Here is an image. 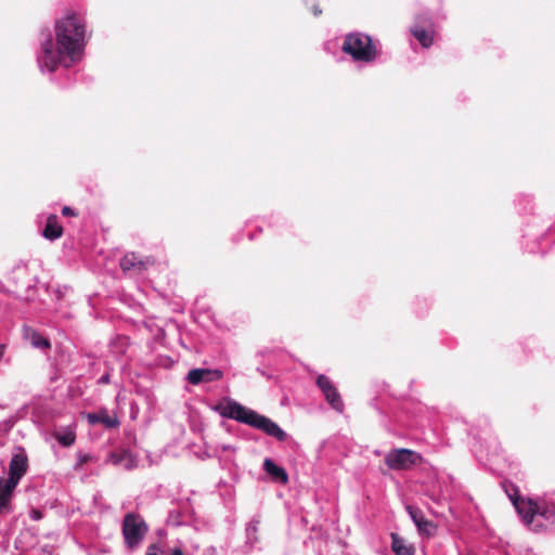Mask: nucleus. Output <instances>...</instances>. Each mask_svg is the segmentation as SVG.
I'll use <instances>...</instances> for the list:
<instances>
[{"instance_id": "nucleus-27", "label": "nucleus", "mask_w": 555, "mask_h": 555, "mask_svg": "<svg viewBox=\"0 0 555 555\" xmlns=\"http://www.w3.org/2000/svg\"><path fill=\"white\" fill-rule=\"evenodd\" d=\"M204 555H217V550L215 547H209L205 551Z\"/></svg>"}, {"instance_id": "nucleus-10", "label": "nucleus", "mask_w": 555, "mask_h": 555, "mask_svg": "<svg viewBox=\"0 0 555 555\" xmlns=\"http://www.w3.org/2000/svg\"><path fill=\"white\" fill-rule=\"evenodd\" d=\"M16 487L3 477H0V515H8L13 512V499Z\"/></svg>"}, {"instance_id": "nucleus-7", "label": "nucleus", "mask_w": 555, "mask_h": 555, "mask_svg": "<svg viewBox=\"0 0 555 555\" xmlns=\"http://www.w3.org/2000/svg\"><path fill=\"white\" fill-rule=\"evenodd\" d=\"M28 457L23 448H17L9 463V476L4 478L9 482L18 486L21 479L27 473Z\"/></svg>"}, {"instance_id": "nucleus-26", "label": "nucleus", "mask_w": 555, "mask_h": 555, "mask_svg": "<svg viewBox=\"0 0 555 555\" xmlns=\"http://www.w3.org/2000/svg\"><path fill=\"white\" fill-rule=\"evenodd\" d=\"M99 383L100 384H108L109 383V374H104L103 376H101L99 379Z\"/></svg>"}, {"instance_id": "nucleus-1", "label": "nucleus", "mask_w": 555, "mask_h": 555, "mask_svg": "<svg viewBox=\"0 0 555 555\" xmlns=\"http://www.w3.org/2000/svg\"><path fill=\"white\" fill-rule=\"evenodd\" d=\"M55 42L50 34L41 43L37 62L41 72H54L57 66L70 67L82 57L87 43L82 15L68 12L55 23Z\"/></svg>"}, {"instance_id": "nucleus-30", "label": "nucleus", "mask_w": 555, "mask_h": 555, "mask_svg": "<svg viewBox=\"0 0 555 555\" xmlns=\"http://www.w3.org/2000/svg\"><path fill=\"white\" fill-rule=\"evenodd\" d=\"M313 13L315 16H318L319 14H321V10L318 7H314Z\"/></svg>"}, {"instance_id": "nucleus-12", "label": "nucleus", "mask_w": 555, "mask_h": 555, "mask_svg": "<svg viewBox=\"0 0 555 555\" xmlns=\"http://www.w3.org/2000/svg\"><path fill=\"white\" fill-rule=\"evenodd\" d=\"M87 421L90 425L102 424L105 428H117L120 424L115 413L109 414L106 409H101L98 412L88 413Z\"/></svg>"}, {"instance_id": "nucleus-17", "label": "nucleus", "mask_w": 555, "mask_h": 555, "mask_svg": "<svg viewBox=\"0 0 555 555\" xmlns=\"http://www.w3.org/2000/svg\"><path fill=\"white\" fill-rule=\"evenodd\" d=\"M62 233L63 230L57 223V217L54 215L49 216L42 232L43 236L49 240H56L62 235Z\"/></svg>"}, {"instance_id": "nucleus-8", "label": "nucleus", "mask_w": 555, "mask_h": 555, "mask_svg": "<svg viewBox=\"0 0 555 555\" xmlns=\"http://www.w3.org/2000/svg\"><path fill=\"white\" fill-rule=\"evenodd\" d=\"M317 386L323 393L327 403L335 411L343 413L345 405L337 388L332 383V380L327 376L321 374L317 377Z\"/></svg>"}, {"instance_id": "nucleus-3", "label": "nucleus", "mask_w": 555, "mask_h": 555, "mask_svg": "<svg viewBox=\"0 0 555 555\" xmlns=\"http://www.w3.org/2000/svg\"><path fill=\"white\" fill-rule=\"evenodd\" d=\"M214 410L222 417L231 418L257 428L268 436L275 438L278 441H285L287 439V434L275 422L232 399L223 400L218 403Z\"/></svg>"}, {"instance_id": "nucleus-31", "label": "nucleus", "mask_w": 555, "mask_h": 555, "mask_svg": "<svg viewBox=\"0 0 555 555\" xmlns=\"http://www.w3.org/2000/svg\"><path fill=\"white\" fill-rule=\"evenodd\" d=\"M16 296H17L20 299H28V298H29V296H28V295H25V296H24V295H22V294H17Z\"/></svg>"}, {"instance_id": "nucleus-4", "label": "nucleus", "mask_w": 555, "mask_h": 555, "mask_svg": "<svg viewBox=\"0 0 555 555\" xmlns=\"http://www.w3.org/2000/svg\"><path fill=\"white\" fill-rule=\"evenodd\" d=\"M150 527L143 516L135 512L127 513L121 521V534L125 547L130 551H137L141 547Z\"/></svg>"}, {"instance_id": "nucleus-24", "label": "nucleus", "mask_w": 555, "mask_h": 555, "mask_svg": "<svg viewBox=\"0 0 555 555\" xmlns=\"http://www.w3.org/2000/svg\"><path fill=\"white\" fill-rule=\"evenodd\" d=\"M163 548L158 543H152L147 546L145 555H162Z\"/></svg>"}, {"instance_id": "nucleus-23", "label": "nucleus", "mask_w": 555, "mask_h": 555, "mask_svg": "<svg viewBox=\"0 0 555 555\" xmlns=\"http://www.w3.org/2000/svg\"><path fill=\"white\" fill-rule=\"evenodd\" d=\"M92 460V456L88 453H78V461L75 465V469H78L83 464L90 462Z\"/></svg>"}, {"instance_id": "nucleus-22", "label": "nucleus", "mask_w": 555, "mask_h": 555, "mask_svg": "<svg viewBox=\"0 0 555 555\" xmlns=\"http://www.w3.org/2000/svg\"><path fill=\"white\" fill-rule=\"evenodd\" d=\"M28 274H27V269L25 267H22V268H17L13 271V276L12 279L14 280L15 284H18V281L22 279V278H26Z\"/></svg>"}, {"instance_id": "nucleus-16", "label": "nucleus", "mask_w": 555, "mask_h": 555, "mask_svg": "<svg viewBox=\"0 0 555 555\" xmlns=\"http://www.w3.org/2000/svg\"><path fill=\"white\" fill-rule=\"evenodd\" d=\"M391 548L396 555H414V547L397 533H391Z\"/></svg>"}, {"instance_id": "nucleus-25", "label": "nucleus", "mask_w": 555, "mask_h": 555, "mask_svg": "<svg viewBox=\"0 0 555 555\" xmlns=\"http://www.w3.org/2000/svg\"><path fill=\"white\" fill-rule=\"evenodd\" d=\"M62 215L66 216V217H72V216H75L76 214L73 208H70L68 206H64L62 209Z\"/></svg>"}, {"instance_id": "nucleus-29", "label": "nucleus", "mask_w": 555, "mask_h": 555, "mask_svg": "<svg viewBox=\"0 0 555 555\" xmlns=\"http://www.w3.org/2000/svg\"><path fill=\"white\" fill-rule=\"evenodd\" d=\"M3 356H4V346L0 345V361L2 360Z\"/></svg>"}, {"instance_id": "nucleus-9", "label": "nucleus", "mask_w": 555, "mask_h": 555, "mask_svg": "<svg viewBox=\"0 0 555 555\" xmlns=\"http://www.w3.org/2000/svg\"><path fill=\"white\" fill-rule=\"evenodd\" d=\"M223 372L219 369H192L189 371L185 379L191 385H199L202 383H211L220 380Z\"/></svg>"}, {"instance_id": "nucleus-21", "label": "nucleus", "mask_w": 555, "mask_h": 555, "mask_svg": "<svg viewBox=\"0 0 555 555\" xmlns=\"http://www.w3.org/2000/svg\"><path fill=\"white\" fill-rule=\"evenodd\" d=\"M29 339H30V344L33 345V347L37 348V349H48L50 348V341L41 336L39 333L33 331L30 336H29Z\"/></svg>"}, {"instance_id": "nucleus-2", "label": "nucleus", "mask_w": 555, "mask_h": 555, "mask_svg": "<svg viewBox=\"0 0 555 555\" xmlns=\"http://www.w3.org/2000/svg\"><path fill=\"white\" fill-rule=\"evenodd\" d=\"M515 509L531 531H555V502L546 499L520 498L517 490H506Z\"/></svg>"}, {"instance_id": "nucleus-18", "label": "nucleus", "mask_w": 555, "mask_h": 555, "mask_svg": "<svg viewBox=\"0 0 555 555\" xmlns=\"http://www.w3.org/2000/svg\"><path fill=\"white\" fill-rule=\"evenodd\" d=\"M413 36L418 40V42L424 47L428 48L433 44V36L425 28L415 25L411 29Z\"/></svg>"}, {"instance_id": "nucleus-6", "label": "nucleus", "mask_w": 555, "mask_h": 555, "mask_svg": "<svg viewBox=\"0 0 555 555\" xmlns=\"http://www.w3.org/2000/svg\"><path fill=\"white\" fill-rule=\"evenodd\" d=\"M422 455L410 449H395L385 456L386 465L393 470H405L421 463Z\"/></svg>"}, {"instance_id": "nucleus-28", "label": "nucleus", "mask_w": 555, "mask_h": 555, "mask_svg": "<svg viewBox=\"0 0 555 555\" xmlns=\"http://www.w3.org/2000/svg\"><path fill=\"white\" fill-rule=\"evenodd\" d=\"M170 555H183V552L181 548H173Z\"/></svg>"}, {"instance_id": "nucleus-11", "label": "nucleus", "mask_w": 555, "mask_h": 555, "mask_svg": "<svg viewBox=\"0 0 555 555\" xmlns=\"http://www.w3.org/2000/svg\"><path fill=\"white\" fill-rule=\"evenodd\" d=\"M108 461L124 469L131 470L138 466L137 456L127 449L115 450L109 453Z\"/></svg>"}, {"instance_id": "nucleus-32", "label": "nucleus", "mask_w": 555, "mask_h": 555, "mask_svg": "<svg viewBox=\"0 0 555 555\" xmlns=\"http://www.w3.org/2000/svg\"><path fill=\"white\" fill-rule=\"evenodd\" d=\"M230 449H231L230 446H224L223 447V450H230Z\"/></svg>"}, {"instance_id": "nucleus-20", "label": "nucleus", "mask_w": 555, "mask_h": 555, "mask_svg": "<svg viewBox=\"0 0 555 555\" xmlns=\"http://www.w3.org/2000/svg\"><path fill=\"white\" fill-rule=\"evenodd\" d=\"M54 437L57 440V442L63 447H70L72 444H74L76 440V435L72 429L56 431L54 434Z\"/></svg>"}, {"instance_id": "nucleus-19", "label": "nucleus", "mask_w": 555, "mask_h": 555, "mask_svg": "<svg viewBox=\"0 0 555 555\" xmlns=\"http://www.w3.org/2000/svg\"><path fill=\"white\" fill-rule=\"evenodd\" d=\"M260 526V519L254 517L246 527V539L249 545H254L258 542V530Z\"/></svg>"}, {"instance_id": "nucleus-14", "label": "nucleus", "mask_w": 555, "mask_h": 555, "mask_svg": "<svg viewBox=\"0 0 555 555\" xmlns=\"http://www.w3.org/2000/svg\"><path fill=\"white\" fill-rule=\"evenodd\" d=\"M147 263H150V260H143L141 257H139L134 253H129L125 255L120 260V267L124 271H138L141 272L146 269Z\"/></svg>"}, {"instance_id": "nucleus-5", "label": "nucleus", "mask_w": 555, "mask_h": 555, "mask_svg": "<svg viewBox=\"0 0 555 555\" xmlns=\"http://www.w3.org/2000/svg\"><path fill=\"white\" fill-rule=\"evenodd\" d=\"M354 61L371 62L377 56V47L370 36L362 33H351L346 36L341 47Z\"/></svg>"}, {"instance_id": "nucleus-13", "label": "nucleus", "mask_w": 555, "mask_h": 555, "mask_svg": "<svg viewBox=\"0 0 555 555\" xmlns=\"http://www.w3.org/2000/svg\"><path fill=\"white\" fill-rule=\"evenodd\" d=\"M406 511L421 533L426 535L434 534L436 530L435 525L425 519L421 509L413 506H406Z\"/></svg>"}, {"instance_id": "nucleus-15", "label": "nucleus", "mask_w": 555, "mask_h": 555, "mask_svg": "<svg viewBox=\"0 0 555 555\" xmlns=\"http://www.w3.org/2000/svg\"><path fill=\"white\" fill-rule=\"evenodd\" d=\"M263 470L275 481H279L283 485L287 483L288 475L286 470L276 465L271 459L267 457L263 461Z\"/></svg>"}]
</instances>
